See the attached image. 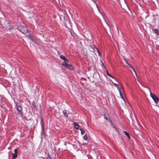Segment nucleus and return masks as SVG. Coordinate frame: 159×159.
<instances>
[{
	"label": "nucleus",
	"mask_w": 159,
	"mask_h": 159,
	"mask_svg": "<svg viewBox=\"0 0 159 159\" xmlns=\"http://www.w3.org/2000/svg\"><path fill=\"white\" fill-rule=\"evenodd\" d=\"M18 29L21 33L26 35L29 32V30L26 27L20 25L18 27Z\"/></svg>",
	"instance_id": "nucleus-1"
},
{
	"label": "nucleus",
	"mask_w": 159,
	"mask_h": 159,
	"mask_svg": "<svg viewBox=\"0 0 159 159\" xmlns=\"http://www.w3.org/2000/svg\"><path fill=\"white\" fill-rule=\"evenodd\" d=\"M150 95L155 102L157 103L159 101L158 98L154 94L150 92Z\"/></svg>",
	"instance_id": "nucleus-2"
},
{
	"label": "nucleus",
	"mask_w": 159,
	"mask_h": 159,
	"mask_svg": "<svg viewBox=\"0 0 159 159\" xmlns=\"http://www.w3.org/2000/svg\"><path fill=\"white\" fill-rule=\"evenodd\" d=\"M16 110L19 112L20 113L22 114V107L20 104L16 103Z\"/></svg>",
	"instance_id": "nucleus-3"
},
{
	"label": "nucleus",
	"mask_w": 159,
	"mask_h": 159,
	"mask_svg": "<svg viewBox=\"0 0 159 159\" xmlns=\"http://www.w3.org/2000/svg\"><path fill=\"white\" fill-rule=\"evenodd\" d=\"M15 153L13 154L12 159H16L17 157V152L18 150L17 149H15L14 150Z\"/></svg>",
	"instance_id": "nucleus-4"
},
{
	"label": "nucleus",
	"mask_w": 159,
	"mask_h": 159,
	"mask_svg": "<svg viewBox=\"0 0 159 159\" xmlns=\"http://www.w3.org/2000/svg\"><path fill=\"white\" fill-rule=\"evenodd\" d=\"M65 67L71 70H73V67L70 65L67 64Z\"/></svg>",
	"instance_id": "nucleus-5"
},
{
	"label": "nucleus",
	"mask_w": 159,
	"mask_h": 159,
	"mask_svg": "<svg viewBox=\"0 0 159 159\" xmlns=\"http://www.w3.org/2000/svg\"><path fill=\"white\" fill-rule=\"evenodd\" d=\"M60 57L61 59L63 60L64 61H68V60L63 55H61L60 56Z\"/></svg>",
	"instance_id": "nucleus-6"
},
{
	"label": "nucleus",
	"mask_w": 159,
	"mask_h": 159,
	"mask_svg": "<svg viewBox=\"0 0 159 159\" xmlns=\"http://www.w3.org/2000/svg\"><path fill=\"white\" fill-rule=\"evenodd\" d=\"M74 125V127L77 129H78L79 128V125L76 122H73Z\"/></svg>",
	"instance_id": "nucleus-7"
},
{
	"label": "nucleus",
	"mask_w": 159,
	"mask_h": 159,
	"mask_svg": "<svg viewBox=\"0 0 159 159\" xmlns=\"http://www.w3.org/2000/svg\"><path fill=\"white\" fill-rule=\"evenodd\" d=\"M40 124L43 130V129L44 128V123L43 122V119L41 118V121L40 122Z\"/></svg>",
	"instance_id": "nucleus-8"
},
{
	"label": "nucleus",
	"mask_w": 159,
	"mask_h": 159,
	"mask_svg": "<svg viewBox=\"0 0 159 159\" xmlns=\"http://www.w3.org/2000/svg\"><path fill=\"white\" fill-rule=\"evenodd\" d=\"M124 132L125 134L127 137L129 139L130 138V137L129 133L125 131H124Z\"/></svg>",
	"instance_id": "nucleus-9"
},
{
	"label": "nucleus",
	"mask_w": 159,
	"mask_h": 159,
	"mask_svg": "<svg viewBox=\"0 0 159 159\" xmlns=\"http://www.w3.org/2000/svg\"><path fill=\"white\" fill-rule=\"evenodd\" d=\"M89 50L90 51L92 52H93L94 51V48L93 47H92V46L90 45L89 47Z\"/></svg>",
	"instance_id": "nucleus-10"
},
{
	"label": "nucleus",
	"mask_w": 159,
	"mask_h": 159,
	"mask_svg": "<svg viewBox=\"0 0 159 159\" xmlns=\"http://www.w3.org/2000/svg\"><path fill=\"white\" fill-rule=\"evenodd\" d=\"M68 61H64L62 63V65L64 66L65 67L66 65L68 64H67V62Z\"/></svg>",
	"instance_id": "nucleus-11"
},
{
	"label": "nucleus",
	"mask_w": 159,
	"mask_h": 159,
	"mask_svg": "<svg viewBox=\"0 0 159 159\" xmlns=\"http://www.w3.org/2000/svg\"><path fill=\"white\" fill-rule=\"evenodd\" d=\"M129 67L130 68H131L133 69V71H134V72L135 73V75H136V76L137 77H138V76H137V75L136 73V72L135 71V70H134V68H133V67H132V66H131L130 64H129Z\"/></svg>",
	"instance_id": "nucleus-12"
},
{
	"label": "nucleus",
	"mask_w": 159,
	"mask_h": 159,
	"mask_svg": "<svg viewBox=\"0 0 159 159\" xmlns=\"http://www.w3.org/2000/svg\"><path fill=\"white\" fill-rule=\"evenodd\" d=\"M80 129L81 131V134H83L85 132L84 130L83 129L81 128H80Z\"/></svg>",
	"instance_id": "nucleus-13"
},
{
	"label": "nucleus",
	"mask_w": 159,
	"mask_h": 159,
	"mask_svg": "<svg viewBox=\"0 0 159 159\" xmlns=\"http://www.w3.org/2000/svg\"><path fill=\"white\" fill-rule=\"evenodd\" d=\"M63 115H64V116L67 117H68L67 114V113L66 112H65V111H63Z\"/></svg>",
	"instance_id": "nucleus-14"
},
{
	"label": "nucleus",
	"mask_w": 159,
	"mask_h": 159,
	"mask_svg": "<svg viewBox=\"0 0 159 159\" xmlns=\"http://www.w3.org/2000/svg\"><path fill=\"white\" fill-rule=\"evenodd\" d=\"M83 139L85 140H87L88 137L86 134H85L83 136Z\"/></svg>",
	"instance_id": "nucleus-15"
},
{
	"label": "nucleus",
	"mask_w": 159,
	"mask_h": 159,
	"mask_svg": "<svg viewBox=\"0 0 159 159\" xmlns=\"http://www.w3.org/2000/svg\"><path fill=\"white\" fill-rule=\"evenodd\" d=\"M92 0L94 3L96 5L98 9V10H99V9H98V6L97 2L95 1H94V0Z\"/></svg>",
	"instance_id": "nucleus-16"
},
{
	"label": "nucleus",
	"mask_w": 159,
	"mask_h": 159,
	"mask_svg": "<svg viewBox=\"0 0 159 159\" xmlns=\"http://www.w3.org/2000/svg\"><path fill=\"white\" fill-rule=\"evenodd\" d=\"M120 95L121 98L124 101V102H125V99L123 96V95L122 94H120Z\"/></svg>",
	"instance_id": "nucleus-17"
},
{
	"label": "nucleus",
	"mask_w": 159,
	"mask_h": 159,
	"mask_svg": "<svg viewBox=\"0 0 159 159\" xmlns=\"http://www.w3.org/2000/svg\"><path fill=\"white\" fill-rule=\"evenodd\" d=\"M107 74L108 76L111 77L113 78V77L111 76V75L109 73L107 70Z\"/></svg>",
	"instance_id": "nucleus-18"
},
{
	"label": "nucleus",
	"mask_w": 159,
	"mask_h": 159,
	"mask_svg": "<svg viewBox=\"0 0 159 159\" xmlns=\"http://www.w3.org/2000/svg\"><path fill=\"white\" fill-rule=\"evenodd\" d=\"M96 49H97V50L98 51V55L100 56H101V54H100V52H99V51L98 50V48H96Z\"/></svg>",
	"instance_id": "nucleus-19"
},
{
	"label": "nucleus",
	"mask_w": 159,
	"mask_h": 159,
	"mask_svg": "<svg viewBox=\"0 0 159 159\" xmlns=\"http://www.w3.org/2000/svg\"><path fill=\"white\" fill-rule=\"evenodd\" d=\"M154 31L155 33L158 34V30L157 29H155L154 30Z\"/></svg>",
	"instance_id": "nucleus-20"
},
{
	"label": "nucleus",
	"mask_w": 159,
	"mask_h": 159,
	"mask_svg": "<svg viewBox=\"0 0 159 159\" xmlns=\"http://www.w3.org/2000/svg\"><path fill=\"white\" fill-rule=\"evenodd\" d=\"M114 85L116 86V87H117L118 86V84H117L116 83H114Z\"/></svg>",
	"instance_id": "nucleus-21"
},
{
	"label": "nucleus",
	"mask_w": 159,
	"mask_h": 159,
	"mask_svg": "<svg viewBox=\"0 0 159 159\" xmlns=\"http://www.w3.org/2000/svg\"><path fill=\"white\" fill-rule=\"evenodd\" d=\"M104 118L107 120L108 119V118L106 116H105V114H104Z\"/></svg>",
	"instance_id": "nucleus-22"
},
{
	"label": "nucleus",
	"mask_w": 159,
	"mask_h": 159,
	"mask_svg": "<svg viewBox=\"0 0 159 159\" xmlns=\"http://www.w3.org/2000/svg\"><path fill=\"white\" fill-rule=\"evenodd\" d=\"M48 158H51L50 155V154L48 153Z\"/></svg>",
	"instance_id": "nucleus-23"
},
{
	"label": "nucleus",
	"mask_w": 159,
	"mask_h": 159,
	"mask_svg": "<svg viewBox=\"0 0 159 159\" xmlns=\"http://www.w3.org/2000/svg\"><path fill=\"white\" fill-rule=\"evenodd\" d=\"M44 128L43 129V130L42 129V131H41V133L42 134V133H43L44 131Z\"/></svg>",
	"instance_id": "nucleus-24"
},
{
	"label": "nucleus",
	"mask_w": 159,
	"mask_h": 159,
	"mask_svg": "<svg viewBox=\"0 0 159 159\" xmlns=\"http://www.w3.org/2000/svg\"><path fill=\"white\" fill-rule=\"evenodd\" d=\"M117 89H118L119 91V90H120V88H119L118 87H117Z\"/></svg>",
	"instance_id": "nucleus-25"
},
{
	"label": "nucleus",
	"mask_w": 159,
	"mask_h": 159,
	"mask_svg": "<svg viewBox=\"0 0 159 159\" xmlns=\"http://www.w3.org/2000/svg\"><path fill=\"white\" fill-rule=\"evenodd\" d=\"M126 63V64L128 65H129V64L127 62V61H125Z\"/></svg>",
	"instance_id": "nucleus-26"
},
{
	"label": "nucleus",
	"mask_w": 159,
	"mask_h": 159,
	"mask_svg": "<svg viewBox=\"0 0 159 159\" xmlns=\"http://www.w3.org/2000/svg\"><path fill=\"white\" fill-rule=\"evenodd\" d=\"M119 93H120V94H122V93H121V90H119Z\"/></svg>",
	"instance_id": "nucleus-27"
},
{
	"label": "nucleus",
	"mask_w": 159,
	"mask_h": 159,
	"mask_svg": "<svg viewBox=\"0 0 159 159\" xmlns=\"http://www.w3.org/2000/svg\"><path fill=\"white\" fill-rule=\"evenodd\" d=\"M101 62H102V65H103L104 66V64H103V62H102V61H101Z\"/></svg>",
	"instance_id": "nucleus-28"
},
{
	"label": "nucleus",
	"mask_w": 159,
	"mask_h": 159,
	"mask_svg": "<svg viewBox=\"0 0 159 159\" xmlns=\"http://www.w3.org/2000/svg\"><path fill=\"white\" fill-rule=\"evenodd\" d=\"M109 121H111V120L109 119Z\"/></svg>",
	"instance_id": "nucleus-29"
},
{
	"label": "nucleus",
	"mask_w": 159,
	"mask_h": 159,
	"mask_svg": "<svg viewBox=\"0 0 159 159\" xmlns=\"http://www.w3.org/2000/svg\"><path fill=\"white\" fill-rule=\"evenodd\" d=\"M48 159H51V158H48Z\"/></svg>",
	"instance_id": "nucleus-30"
}]
</instances>
